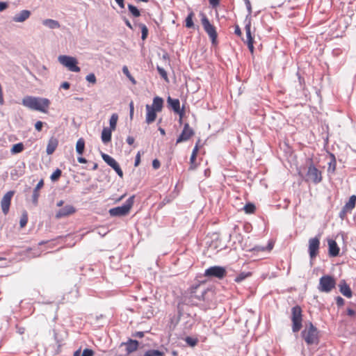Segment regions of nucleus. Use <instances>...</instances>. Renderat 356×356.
Here are the masks:
<instances>
[{
	"instance_id": "f257e3e1",
	"label": "nucleus",
	"mask_w": 356,
	"mask_h": 356,
	"mask_svg": "<svg viewBox=\"0 0 356 356\" xmlns=\"http://www.w3.org/2000/svg\"><path fill=\"white\" fill-rule=\"evenodd\" d=\"M22 104L32 110L39 111L47 113L50 105V101L47 98L26 96L22 99Z\"/></svg>"
},
{
	"instance_id": "f03ea898",
	"label": "nucleus",
	"mask_w": 356,
	"mask_h": 356,
	"mask_svg": "<svg viewBox=\"0 0 356 356\" xmlns=\"http://www.w3.org/2000/svg\"><path fill=\"white\" fill-rule=\"evenodd\" d=\"M301 335L307 345L318 344L319 343V332L311 322L305 325Z\"/></svg>"
},
{
	"instance_id": "7ed1b4c3",
	"label": "nucleus",
	"mask_w": 356,
	"mask_h": 356,
	"mask_svg": "<svg viewBox=\"0 0 356 356\" xmlns=\"http://www.w3.org/2000/svg\"><path fill=\"white\" fill-rule=\"evenodd\" d=\"M302 310L299 305H296L291 309V321L292 330L293 332H298L300 330L302 325Z\"/></svg>"
},
{
	"instance_id": "20e7f679",
	"label": "nucleus",
	"mask_w": 356,
	"mask_h": 356,
	"mask_svg": "<svg viewBox=\"0 0 356 356\" xmlns=\"http://www.w3.org/2000/svg\"><path fill=\"white\" fill-rule=\"evenodd\" d=\"M134 199V196H131L126 201V203L124 205L111 209L108 211L109 214L111 216H127L133 207Z\"/></svg>"
},
{
	"instance_id": "39448f33",
	"label": "nucleus",
	"mask_w": 356,
	"mask_h": 356,
	"mask_svg": "<svg viewBox=\"0 0 356 356\" xmlns=\"http://www.w3.org/2000/svg\"><path fill=\"white\" fill-rule=\"evenodd\" d=\"M58 60L61 65L71 72H79L81 70L80 67L77 65L78 61L74 57L60 55L58 56Z\"/></svg>"
},
{
	"instance_id": "423d86ee",
	"label": "nucleus",
	"mask_w": 356,
	"mask_h": 356,
	"mask_svg": "<svg viewBox=\"0 0 356 356\" xmlns=\"http://www.w3.org/2000/svg\"><path fill=\"white\" fill-rule=\"evenodd\" d=\"M336 286V280L330 275L322 276L319 280L318 289L320 291L330 293Z\"/></svg>"
},
{
	"instance_id": "0eeeda50",
	"label": "nucleus",
	"mask_w": 356,
	"mask_h": 356,
	"mask_svg": "<svg viewBox=\"0 0 356 356\" xmlns=\"http://www.w3.org/2000/svg\"><path fill=\"white\" fill-rule=\"evenodd\" d=\"M202 17L201 19V22H202L203 28H204V31H206V33L209 36L212 44H216L218 34L216 32V27L210 23L208 18L207 17V16L204 14H202Z\"/></svg>"
},
{
	"instance_id": "6e6552de",
	"label": "nucleus",
	"mask_w": 356,
	"mask_h": 356,
	"mask_svg": "<svg viewBox=\"0 0 356 356\" xmlns=\"http://www.w3.org/2000/svg\"><path fill=\"white\" fill-rule=\"evenodd\" d=\"M227 275L226 269L222 266H214L207 268L204 271V276L206 277H216L222 279Z\"/></svg>"
},
{
	"instance_id": "1a4fd4ad",
	"label": "nucleus",
	"mask_w": 356,
	"mask_h": 356,
	"mask_svg": "<svg viewBox=\"0 0 356 356\" xmlns=\"http://www.w3.org/2000/svg\"><path fill=\"white\" fill-rule=\"evenodd\" d=\"M306 181L318 184L322 181V173L313 164H311L306 175Z\"/></svg>"
},
{
	"instance_id": "9d476101",
	"label": "nucleus",
	"mask_w": 356,
	"mask_h": 356,
	"mask_svg": "<svg viewBox=\"0 0 356 356\" xmlns=\"http://www.w3.org/2000/svg\"><path fill=\"white\" fill-rule=\"evenodd\" d=\"M195 135V131L188 123H185L184 125L183 130L180 135L178 136L176 144H179L183 142L188 141Z\"/></svg>"
},
{
	"instance_id": "9b49d317",
	"label": "nucleus",
	"mask_w": 356,
	"mask_h": 356,
	"mask_svg": "<svg viewBox=\"0 0 356 356\" xmlns=\"http://www.w3.org/2000/svg\"><path fill=\"white\" fill-rule=\"evenodd\" d=\"M245 33H246V40H243L244 42L247 44L248 47L252 54H254V37L252 35L251 31V19H246V24L245 26Z\"/></svg>"
},
{
	"instance_id": "f8f14e48",
	"label": "nucleus",
	"mask_w": 356,
	"mask_h": 356,
	"mask_svg": "<svg viewBox=\"0 0 356 356\" xmlns=\"http://www.w3.org/2000/svg\"><path fill=\"white\" fill-rule=\"evenodd\" d=\"M320 236L311 238L309 240L308 251L311 259L315 258L319 252Z\"/></svg>"
},
{
	"instance_id": "ddd939ff",
	"label": "nucleus",
	"mask_w": 356,
	"mask_h": 356,
	"mask_svg": "<svg viewBox=\"0 0 356 356\" xmlns=\"http://www.w3.org/2000/svg\"><path fill=\"white\" fill-rule=\"evenodd\" d=\"M102 157L103 160L109 166H111L120 177H123V172H122L121 168L120 167L118 162L113 158H112L111 156H109L105 153H102Z\"/></svg>"
},
{
	"instance_id": "4468645a",
	"label": "nucleus",
	"mask_w": 356,
	"mask_h": 356,
	"mask_svg": "<svg viewBox=\"0 0 356 356\" xmlns=\"http://www.w3.org/2000/svg\"><path fill=\"white\" fill-rule=\"evenodd\" d=\"M15 194V191H10L7 192L1 200V207L4 215H7L9 212L11 199Z\"/></svg>"
},
{
	"instance_id": "2eb2a0df",
	"label": "nucleus",
	"mask_w": 356,
	"mask_h": 356,
	"mask_svg": "<svg viewBox=\"0 0 356 356\" xmlns=\"http://www.w3.org/2000/svg\"><path fill=\"white\" fill-rule=\"evenodd\" d=\"M356 204V195H353L350 197L349 200L346 203L340 212V217L343 218L348 212H350L355 207Z\"/></svg>"
},
{
	"instance_id": "dca6fc26",
	"label": "nucleus",
	"mask_w": 356,
	"mask_h": 356,
	"mask_svg": "<svg viewBox=\"0 0 356 356\" xmlns=\"http://www.w3.org/2000/svg\"><path fill=\"white\" fill-rule=\"evenodd\" d=\"M75 211L76 209L73 206L66 205L65 207L57 211V213H56V218H61L63 217H65L71 214H73L74 213H75Z\"/></svg>"
},
{
	"instance_id": "f3484780",
	"label": "nucleus",
	"mask_w": 356,
	"mask_h": 356,
	"mask_svg": "<svg viewBox=\"0 0 356 356\" xmlns=\"http://www.w3.org/2000/svg\"><path fill=\"white\" fill-rule=\"evenodd\" d=\"M328 253L330 257H337L339 254L340 248L337 242L333 239L327 240Z\"/></svg>"
},
{
	"instance_id": "a211bd4d",
	"label": "nucleus",
	"mask_w": 356,
	"mask_h": 356,
	"mask_svg": "<svg viewBox=\"0 0 356 356\" xmlns=\"http://www.w3.org/2000/svg\"><path fill=\"white\" fill-rule=\"evenodd\" d=\"M145 108L147 111L145 122L147 124H149L155 121L157 116L156 113L158 111L154 110V108H152V107L149 104L146 105Z\"/></svg>"
},
{
	"instance_id": "6ab92c4d",
	"label": "nucleus",
	"mask_w": 356,
	"mask_h": 356,
	"mask_svg": "<svg viewBox=\"0 0 356 356\" xmlns=\"http://www.w3.org/2000/svg\"><path fill=\"white\" fill-rule=\"evenodd\" d=\"M200 289V285H195L194 286H192L191 288V298H195L198 300H204V295L206 294L207 291L206 290H203L200 291V294H197V291Z\"/></svg>"
},
{
	"instance_id": "aec40b11",
	"label": "nucleus",
	"mask_w": 356,
	"mask_h": 356,
	"mask_svg": "<svg viewBox=\"0 0 356 356\" xmlns=\"http://www.w3.org/2000/svg\"><path fill=\"white\" fill-rule=\"evenodd\" d=\"M31 16V12L28 10H23L13 17V21L15 22H24Z\"/></svg>"
},
{
	"instance_id": "412c9836",
	"label": "nucleus",
	"mask_w": 356,
	"mask_h": 356,
	"mask_svg": "<svg viewBox=\"0 0 356 356\" xmlns=\"http://www.w3.org/2000/svg\"><path fill=\"white\" fill-rule=\"evenodd\" d=\"M58 145V140L54 137L50 138L48 141V144L47 146V154L48 155L52 154Z\"/></svg>"
},
{
	"instance_id": "4be33fe9",
	"label": "nucleus",
	"mask_w": 356,
	"mask_h": 356,
	"mask_svg": "<svg viewBox=\"0 0 356 356\" xmlns=\"http://www.w3.org/2000/svg\"><path fill=\"white\" fill-rule=\"evenodd\" d=\"M44 186V180L41 179L38 184L36 185L35 188L33 189V195H32V202L35 205L38 204V198L40 197V189H41Z\"/></svg>"
},
{
	"instance_id": "5701e85b",
	"label": "nucleus",
	"mask_w": 356,
	"mask_h": 356,
	"mask_svg": "<svg viewBox=\"0 0 356 356\" xmlns=\"http://www.w3.org/2000/svg\"><path fill=\"white\" fill-rule=\"evenodd\" d=\"M339 291L340 292L346 297L350 298L352 297L353 293L350 286L346 284V282L343 280L340 282L339 285Z\"/></svg>"
},
{
	"instance_id": "b1692460",
	"label": "nucleus",
	"mask_w": 356,
	"mask_h": 356,
	"mask_svg": "<svg viewBox=\"0 0 356 356\" xmlns=\"http://www.w3.org/2000/svg\"><path fill=\"white\" fill-rule=\"evenodd\" d=\"M126 350L128 353H133L138 349V342L136 340L129 339L125 343Z\"/></svg>"
},
{
	"instance_id": "393cba45",
	"label": "nucleus",
	"mask_w": 356,
	"mask_h": 356,
	"mask_svg": "<svg viewBox=\"0 0 356 356\" xmlns=\"http://www.w3.org/2000/svg\"><path fill=\"white\" fill-rule=\"evenodd\" d=\"M163 99L159 97H155L153 99L152 105H151L150 106H152V108H154V110H155L158 112H160V111H161V110L163 108Z\"/></svg>"
},
{
	"instance_id": "a878e982",
	"label": "nucleus",
	"mask_w": 356,
	"mask_h": 356,
	"mask_svg": "<svg viewBox=\"0 0 356 356\" xmlns=\"http://www.w3.org/2000/svg\"><path fill=\"white\" fill-rule=\"evenodd\" d=\"M112 131L108 127H104L102 132V140L104 143H108L111 140Z\"/></svg>"
},
{
	"instance_id": "bb28decb",
	"label": "nucleus",
	"mask_w": 356,
	"mask_h": 356,
	"mask_svg": "<svg viewBox=\"0 0 356 356\" xmlns=\"http://www.w3.org/2000/svg\"><path fill=\"white\" fill-rule=\"evenodd\" d=\"M167 102L168 105L171 107V108L175 112L179 111L180 108V102L178 99H172L170 97H168L167 99Z\"/></svg>"
},
{
	"instance_id": "cd10ccee",
	"label": "nucleus",
	"mask_w": 356,
	"mask_h": 356,
	"mask_svg": "<svg viewBox=\"0 0 356 356\" xmlns=\"http://www.w3.org/2000/svg\"><path fill=\"white\" fill-rule=\"evenodd\" d=\"M195 17V13L193 10L190 9V12L188 15V16L186 18L185 20V26L188 29L193 28L194 24H193V18Z\"/></svg>"
},
{
	"instance_id": "c85d7f7f",
	"label": "nucleus",
	"mask_w": 356,
	"mask_h": 356,
	"mask_svg": "<svg viewBox=\"0 0 356 356\" xmlns=\"http://www.w3.org/2000/svg\"><path fill=\"white\" fill-rule=\"evenodd\" d=\"M43 24L49 27L50 29H58L60 27V24L58 21L51 19L44 20Z\"/></svg>"
},
{
	"instance_id": "c756f323",
	"label": "nucleus",
	"mask_w": 356,
	"mask_h": 356,
	"mask_svg": "<svg viewBox=\"0 0 356 356\" xmlns=\"http://www.w3.org/2000/svg\"><path fill=\"white\" fill-rule=\"evenodd\" d=\"M252 273L251 272H241L234 279V281L237 283L241 282L248 277H251Z\"/></svg>"
},
{
	"instance_id": "7c9ffc66",
	"label": "nucleus",
	"mask_w": 356,
	"mask_h": 356,
	"mask_svg": "<svg viewBox=\"0 0 356 356\" xmlns=\"http://www.w3.org/2000/svg\"><path fill=\"white\" fill-rule=\"evenodd\" d=\"M118 120V115L117 113H113L109 120L110 127L108 129H111V131H115L117 126V122Z\"/></svg>"
},
{
	"instance_id": "2f4dec72",
	"label": "nucleus",
	"mask_w": 356,
	"mask_h": 356,
	"mask_svg": "<svg viewBox=\"0 0 356 356\" xmlns=\"http://www.w3.org/2000/svg\"><path fill=\"white\" fill-rule=\"evenodd\" d=\"M85 148V141L83 138H79L76 145V150L79 154H82Z\"/></svg>"
},
{
	"instance_id": "473e14b6",
	"label": "nucleus",
	"mask_w": 356,
	"mask_h": 356,
	"mask_svg": "<svg viewBox=\"0 0 356 356\" xmlns=\"http://www.w3.org/2000/svg\"><path fill=\"white\" fill-rule=\"evenodd\" d=\"M24 149V145L22 143H19L17 144H15L11 149L10 152L13 154H18L22 152Z\"/></svg>"
},
{
	"instance_id": "72a5a7b5",
	"label": "nucleus",
	"mask_w": 356,
	"mask_h": 356,
	"mask_svg": "<svg viewBox=\"0 0 356 356\" xmlns=\"http://www.w3.org/2000/svg\"><path fill=\"white\" fill-rule=\"evenodd\" d=\"M243 210L245 211V212L246 213L251 214V213H254L255 212L256 207L254 204L248 203L244 206Z\"/></svg>"
},
{
	"instance_id": "f704fd0d",
	"label": "nucleus",
	"mask_w": 356,
	"mask_h": 356,
	"mask_svg": "<svg viewBox=\"0 0 356 356\" xmlns=\"http://www.w3.org/2000/svg\"><path fill=\"white\" fill-rule=\"evenodd\" d=\"M165 354L163 352L158 350H149L147 351L144 356H164Z\"/></svg>"
},
{
	"instance_id": "c9c22d12",
	"label": "nucleus",
	"mask_w": 356,
	"mask_h": 356,
	"mask_svg": "<svg viewBox=\"0 0 356 356\" xmlns=\"http://www.w3.org/2000/svg\"><path fill=\"white\" fill-rule=\"evenodd\" d=\"M138 26L140 29L142 33L141 38L143 40H145L148 35V29L144 24H139Z\"/></svg>"
},
{
	"instance_id": "e433bc0d",
	"label": "nucleus",
	"mask_w": 356,
	"mask_h": 356,
	"mask_svg": "<svg viewBox=\"0 0 356 356\" xmlns=\"http://www.w3.org/2000/svg\"><path fill=\"white\" fill-rule=\"evenodd\" d=\"M128 9H129V11L130 12V13L135 17H138L140 15V11L138 10V9L131 5V4H129L128 5Z\"/></svg>"
},
{
	"instance_id": "4c0bfd02",
	"label": "nucleus",
	"mask_w": 356,
	"mask_h": 356,
	"mask_svg": "<svg viewBox=\"0 0 356 356\" xmlns=\"http://www.w3.org/2000/svg\"><path fill=\"white\" fill-rule=\"evenodd\" d=\"M122 72L123 73L127 76V77L131 81L133 84H136V81L135 79L132 76V75L130 74L129 69L127 66H124L122 67Z\"/></svg>"
},
{
	"instance_id": "58836bf2",
	"label": "nucleus",
	"mask_w": 356,
	"mask_h": 356,
	"mask_svg": "<svg viewBox=\"0 0 356 356\" xmlns=\"http://www.w3.org/2000/svg\"><path fill=\"white\" fill-rule=\"evenodd\" d=\"M196 158H197V156H193L191 155L190 166L188 168V170L192 171L197 168V163H196Z\"/></svg>"
},
{
	"instance_id": "ea45409f",
	"label": "nucleus",
	"mask_w": 356,
	"mask_h": 356,
	"mask_svg": "<svg viewBox=\"0 0 356 356\" xmlns=\"http://www.w3.org/2000/svg\"><path fill=\"white\" fill-rule=\"evenodd\" d=\"M27 222H28V213L25 211L23 212L22 215L21 216V218H20V221H19L20 227H25L26 225L27 224Z\"/></svg>"
},
{
	"instance_id": "a19ab883",
	"label": "nucleus",
	"mask_w": 356,
	"mask_h": 356,
	"mask_svg": "<svg viewBox=\"0 0 356 356\" xmlns=\"http://www.w3.org/2000/svg\"><path fill=\"white\" fill-rule=\"evenodd\" d=\"M185 341L187 343L188 345H189L191 347H193L197 345L198 340L197 338H193L191 337H187L185 339Z\"/></svg>"
},
{
	"instance_id": "79ce46f5",
	"label": "nucleus",
	"mask_w": 356,
	"mask_h": 356,
	"mask_svg": "<svg viewBox=\"0 0 356 356\" xmlns=\"http://www.w3.org/2000/svg\"><path fill=\"white\" fill-rule=\"evenodd\" d=\"M62 171L60 169H56L51 175V181H57L60 177Z\"/></svg>"
},
{
	"instance_id": "37998d69",
	"label": "nucleus",
	"mask_w": 356,
	"mask_h": 356,
	"mask_svg": "<svg viewBox=\"0 0 356 356\" xmlns=\"http://www.w3.org/2000/svg\"><path fill=\"white\" fill-rule=\"evenodd\" d=\"M157 71L160 76L165 81H168V74L166 71L161 67L157 66Z\"/></svg>"
},
{
	"instance_id": "c03bdc74",
	"label": "nucleus",
	"mask_w": 356,
	"mask_h": 356,
	"mask_svg": "<svg viewBox=\"0 0 356 356\" xmlns=\"http://www.w3.org/2000/svg\"><path fill=\"white\" fill-rule=\"evenodd\" d=\"M200 139H198L193 151H192V154H191L192 156H197V154H198V152L200 149Z\"/></svg>"
},
{
	"instance_id": "a18cd8bd",
	"label": "nucleus",
	"mask_w": 356,
	"mask_h": 356,
	"mask_svg": "<svg viewBox=\"0 0 356 356\" xmlns=\"http://www.w3.org/2000/svg\"><path fill=\"white\" fill-rule=\"evenodd\" d=\"M86 79L92 84H95L97 81L96 76L93 73L88 74L86 77Z\"/></svg>"
},
{
	"instance_id": "49530a36",
	"label": "nucleus",
	"mask_w": 356,
	"mask_h": 356,
	"mask_svg": "<svg viewBox=\"0 0 356 356\" xmlns=\"http://www.w3.org/2000/svg\"><path fill=\"white\" fill-rule=\"evenodd\" d=\"M94 351L91 349L86 348L83 350L81 356H93Z\"/></svg>"
},
{
	"instance_id": "de8ad7c7",
	"label": "nucleus",
	"mask_w": 356,
	"mask_h": 356,
	"mask_svg": "<svg viewBox=\"0 0 356 356\" xmlns=\"http://www.w3.org/2000/svg\"><path fill=\"white\" fill-rule=\"evenodd\" d=\"M336 303L339 307H341L344 305V300L341 297L337 296L336 298Z\"/></svg>"
},
{
	"instance_id": "09e8293b",
	"label": "nucleus",
	"mask_w": 356,
	"mask_h": 356,
	"mask_svg": "<svg viewBox=\"0 0 356 356\" xmlns=\"http://www.w3.org/2000/svg\"><path fill=\"white\" fill-rule=\"evenodd\" d=\"M43 123L41 121H38L35 124V128L37 131H40L42 130Z\"/></svg>"
},
{
	"instance_id": "8fccbe9b",
	"label": "nucleus",
	"mask_w": 356,
	"mask_h": 356,
	"mask_svg": "<svg viewBox=\"0 0 356 356\" xmlns=\"http://www.w3.org/2000/svg\"><path fill=\"white\" fill-rule=\"evenodd\" d=\"M8 7V4L6 2L1 1L0 2V12L3 11Z\"/></svg>"
},
{
	"instance_id": "3c124183",
	"label": "nucleus",
	"mask_w": 356,
	"mask_h": 356,
	"mask_svg": "<svg viewBox=\"0 0 356 356\" xmlns=\"http://www.w3.org/2000/svg\"><path fill=\"white\" fill-rule=\"evenodd\" d=\"M245 3L248 10L249 15H250L252 13V6L250 1L249 0H245Z\"/></svg>"
},
{
	"instance_id": "603ef678",
	"label": "nucleus",
	"mask_w": 356,
	"mask_h": 356,
	"mask_svg": "<svg viewBox=\"0 0 356 356\" xmlns=\"http://www.w3.org/2000/svg\"><path fill=\"white\" fill-rule=\"evenodd\" d=\"M129 108H130V118H131V119H132L133 115H134V105L133 102H130Z\"/></svg>"
},
{
	"instance_id": "864d4df0",
	"label": "nucleus",
	"mask_w": 356,
	"mask_h": 356,
	"mask_svg": "<svg viewBox=\"0 0 356 356\" xmlns=\"http://www.w3.org/2000/svg\"><path fill=\"white\" fill-rule=\"evenodd\" d=\"M152 166L154 169H158L160 167V162L157 159H154L152 162Z\"/></svg>"
},
{
	"instance_id": "5fc2aeb1",
	"label": "nucleus",
	"mask_w": 356,
	"mask_h": 356,
	"mask_svg": "<svg viewBox=\"0 0 356 356\" xmlns=\"http://www.w3.org/2000/svg\"><path fill=\"white\" fill-rule=\"evenodd\" d=\"M140 162V152H138V154H136V159H135V166H137L139 165Z\"/></svg>"
},
{
	"instance_id": "6e6d98bb",
	"label": "nucleus",
	"mask_w": 356,
	"mask_h": 356,
	"mask_svg": "<svg viewBox=\"0 0 356 356\" xmlns=\"http://www.w3.org/2000/svg\"><path fill=\"white\" fill-rule=\"evenodd\" d=\"M234 33L236 35L241 37L242 35V32L241 31V29L239 28V26L238 25H236L235 26V31H234Z\"/></svg>"
},
{
	"instance_id": "4d7b16f0",
	"label": "nucleus",
	"mask_w": 356,
	"mask_h": 356,
	"mask_svg": "<svg viewBox=\"0 0 356 356\" xmlns=\"http://www.w3.org/2000/svg\"><path fill=\"white\" fill-rule=\"evenodd\" d=\"M176 113H177L179 116V118L181 119H183L184 116V114H185V111H184V108H180L179 109V111L178 112H175Z\"/></svg>"
},
{
	"instance_id": "13d9d810",
	"label": "nucleus",
	"mask_w": 356,
	"mask_h": 356,
	"mask_svg": "<svg viewBox=\"0 0 356 356\" xmlns=\"http://www.w3.org/2000/svg\"><path fill=\"white\" fill-rule=\"evenodd\" d=\"M134 141H135V139L132 136H128L127 138V142L130 145H133Z\"/></svg>"
},
{
	"instance_id": "bf43d9fd",
	"label": "nucleus",
	"mask_w": 356,
	"mask_h": 356,
	"mask_svg": "<svg viewBox=\"0 0 356 356\" xmlns=\"http://www.w3.org/2000/svg\"><path fill=\"white\" fill-rule=\"evenodd\" d=\"M70 86V83L67 81L63 82L60 86V87L65 90L69 89Z\"/></svg>"
},
{
	"instance_id": "052dcab7",
	"label": "nucleus",
	"mask_w": 356,
	"mask_h": 356,
	"mask_svg": "<svg viewBox=\"0 0 356 356\" xmlns=\"http://www.w3.org/2000/svg\"><path fill=\"white\" fill-rule=\"evenodd\" d=\"M209 3L213 7L218 6L220 2V0H209Z\"/></svg>"
},
{
	"instance_id": "680f3d73",
	"label": "nucleus",
	"mask_w": 356,
	"mask_h": 356,
	"mask_svg": "<svg viewBox=\"0 0 356 356\" xmlns=\"http://www.w3.org/2000/svg\"><path fill=\"white\" fill-rule=\"evenodd\" d=\"M121 8H124V0H115Z\"/></svg>"
},
{
	"instance_id": "e2e57ef3",
	"label": "nucleus",
	"mask_w": 356,
	"mask_h": 356,
	"mask_svg": "<svg viewBox=\"0 0 356 356\" xmlns=\"http://www.w3.org/2000/svg\"><path fill=\"white\" fill-rule=\"evenodd\" d=\"M134 337L143 338L144 337V332H137L134 334Z\"/></svg>"
},
{
	"instance_id": "0e129e2a",
	"label": "nucleus",
	"mask_w": 356,
	"mask_h": 356,
	"mask_svg": "<svg viewBox=\"0 0 356 356\" xmlns=\"http://www.w3.org/2000/svg\"><path fill=\"white\" fill-rule=\"evenodd\" d=\"M355 312L353 309H350V308H348L347 309V314L348 316H353V315H355Z\"/></svg>"
},
{
	"instance_id": "69168bd1",
	"label": "nucleus",
	"mask_w": 356,
	"mask_h": 356,
	"mask_svg": "<svg viewBox=\"0 0 356 356\" xmlns=\"http://www.w3.org/2000/svg\"><path fill=\"white\" fill-rule=\"evenodd\" d=\"M78 161L80 163H87V160L85 158H83V157H79L78 158Z\"/></svg>"
},
{
	"instance_id": "338daca9",
	"label": "nucleus",
	"mask_w": 356,
	"mask_h": 356,
	"mask_svg": "<svg viewBox=\"0 0 356 356\" xmlns=\"http://www.w3.org/2000/svg\"><path fill=\"white\" fill-rule=\"evenodd\" d=\"M159 131H160V133H161V134L162 136H165V130L163 128L160 127L159 129Z\"/></svg>"
},
{
	"instance_id": "774afa93",
	"label": "nucleus",
	"mask_w": 356,
	"mask_h": 356,
	"mask_svg": "<svg viewBox=\"0 0 356 356\" xmlns=\"http://www.w3.org/2000/svg\"><path fill=\"white\" fill-rule=\"evenodd\" d=\"M80 353H81V350L80 349L77 350L76 351L74 352V356H79Z\"/></svg>"
}]
</instances>
